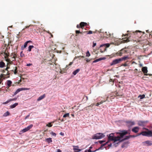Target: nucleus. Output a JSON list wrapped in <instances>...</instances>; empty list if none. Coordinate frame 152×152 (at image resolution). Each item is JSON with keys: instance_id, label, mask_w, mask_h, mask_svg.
Segmentation results:
<instances>
[{"instance_id": "1", "label": "nucleus", "mask_w": 152, "mask_h": 152, "mask_svg": "<svg viewBox=\"0 0 152 152\" xmlns=\"http://www.w3.org/2000/svg\"><path fill=\"white\" fill-rule=\"evenodd\" d=\"M130 131V129H128V130H119V132H118L116 133L117 134H119L120 137L117 139L113 141V145L115 147H116L117 146L120 142H121V139H122L123 137H124V136L126 135V134H129L128 132V131Z\"/></svg>"}, {"instance_id": "2", "label": "nucleus", "mask_w": 152, "mask_h": 152, "mask_svg": "<svg viewBox=\"0 0 152 152\" xmlns=\"http://www.w3.org/2000/svg\"><path fill=\"white\" fill-rule=\"evenodd\" d=\"M115 134L114 133H112L109 134L107 135L108 139H109V140L113 141L120 137L119 134L117 136H115Z\"/></svg>"}, {"instance_id": "3", "label": "nucleus", "mask_w": 152, "mask_h": 152, "mask_svg": "<svg viewBox=\"0 0 152 152\" xmlns=\"http://www.w3.org/2000/svg\"><path fill=\"white\" fill-rule=\"evenodd\" d=\"M142 135L143 136L148 137H152V130L147 129V131H142L141 132Z\"/></svg>"}, {"instance_id": "4", "label": "nucleus", "mask_w": 152, "mask_h": 152, "mask_svg": "<svg viewBox=\"0 0 152 152\" xmlns=\"http://www.w3.org/2000/svg\"><path fill=\"white\" fill-rule=\"evenodd\" d=\"M104 137L105 135L104 134L97 133L94 135L92 139H99L104 138Z\"/></svg>"}, {"instance_id": "5", "label": "nucleus", "mask_w": 152, "mask_h": 152, "mask_svg": "<svg viewBox=\"0 0 152 152\" xmlns=\"http://www.w3.org/2000/svg\"><path fill=\"white\" fill-rule=\"evenodd\" d=\"M125 123L129 129H130L132 126L135 124V122L131 120L126 121Z\"/></svg>"}, {"instance_id": "6", "label": "nucleus", "mask_w": 152, "mask_h": 152, "mask_svg": "<svg viewBox=\"0 0 152 152\" xmlns=\"http://www.w3.org/2000/svg\"><path fill=\"white\" fill-rule=\"evenodd\" d=\"M121 62L120 58L116 59L113 61L112 62L110 63V66L115 65L121 63Z\"/></svg>"}, {"instance_id": "7", "label": "nucleus", "mask_w": 152, "mask_h": 152, "mask_svg": "<svg viewBox=\"0 0 152 152\" xmlns=\"http://www.w3.org/2000/svg\"><path fill=\"white\" fill-rule=\"evenodd\" d=\"M80 26L79 25H77V27L78 28H81L83 29L84 28L83 27L86 26V28H88V25L87 23L84 22H81L80 23Z\"/></svg>"}, {"instance_id": "8", "label": "nucleus", "mask_w": 152, "mask_h": 152, "mask_svg": "<svg viewBox=\"0 0 152 152\" xmlns=\"http://www.w3.org/2000/svg\"><path fill=\"white\" fill-rule=\"evenodd\" d=\"M29 90V88H19L17 89L16 91L14 93L13 95V96H14L17 94L19 92L22 91L28 90Z\"/></svg>"}, {"instance_id": "9", "label": "nucleus", "mask_w": 152, "mask_h": 152, "mask_svg": "<svg viewBox=\"0 0 152 152\" xmlns=\"http://www.w3.org/2000/svg\"><path fill=\"white\" fill-rule=\"evenodd\" d=\"M148 122L147 121H139L138 122L137 124L138 125L141 126H145V124Z\"/></svg>"}, {"instance_id": "10", "label": "nucleus", "mask_w": 152, "mask_h": 152, "mask_svg": "<svg viewBox=\"0 0 152 152\" xmlns=\"http://www.w3.org/2000/svg\"><path fill=\"white\" fill-rule=\"evenodd\" d=\"M139 129V127L135 126L132 129V131L135 133H137L138 132Z\"/></svg>"}, {"instance_id": "11", "label": "nucleus", "mask_w": 152, "mask_h": 152, "mask_svg": "<svg viewBox=\"0 0 152 152\" xmlns=\"http://www.w3.org/2000/svg\"><path fill=\"white\" fill-rule=\"evenodd\" d=\"M31 43L32 41L31 40H29L26 42L24 44L23 46H22L21 47V49L22 50H23L24 49L26 48L27 46V44L29 43Z\"/></svg>"}, {"instance_id": "12", "label": "nucleus", "mask_w": 152, "mask_h": 152, "mask_svg": "<svg viewBox=\"0 0 152 152\" xmlns=\"http://www.w3.org/2000/svg\"><path fill=\"white\" fill-rule=\"evenodd\" d=\"M127 52L126 50H125L124 49H121L120 51H118L117 53L120 56H121L122 55L123 53H125Z\"/></svg>"}, {"instance_id": "13", "label": "nucleus", "mask_w": 152, "mask_h": 152, "mask_svg": "<svg viewBox=\"0 0 152 152\" xmlns=\"http://www.w3.org/2000/svg\"><path fill=\"white\" fill-rule=\"evenodd\" d=\"M73 147L75 152H79L81 151V149H79L78 146H73Z\"/></svg>"}, {"instance_id": "14", "label": "nucleus", "mask_w": 152, "mask_h": 152, "mask_svg": "<svg viewBox=\"0 0 152 152\" xmlns=\"http://www.w3.org/2000/svg\"><path fill=\"white\" fill-rule=\"evenodd\" d=\"M142 71L143 73L145 74V75H148V74H146L148 72L147 67L144 66L142 67Z\"/></svg>"}, {"instance_id": "15", "label": "nucleus", "mask_w": 152, "mask_h": 152, "mask_svg": "<svg viewBox=\"0 0 152 152\" xmlns=\"http://www.w3.org/2000/svg\"><path fill=\"white\" fill-rule=\"evenodd\" d=\"M143 144L145 143L147 144V146H151L152 145V141L150 140H147L142 143Z\"/></svg>"}, {"instance_id": "16", "label": "nucleus", "mask_w": 152, "mask_h": 152, "mask_svg": "<svg viewBox=\"0 0 152 152\" xmlns=\"http://www.w3.org/2000/svg\"><path fill=\"white\" fill-rule=\"evenodd\" d=\"M106 59V58L105 57L100 58H99L96 59L93 61V63H96L100 61L105 60Z\"/></svg>"}, {"instance_id": "17", "label": "nucleus", "mask_w": 152, "mask_h": 152, "mask_svg": "<svg viewBox=\"0 0 152 152\" xmlns=\"http://www.w3.org/2000/svg\"><path fill=\"white\" fill-rule=\"evenodd\" d=\"M121 59V61H125L126 60H128L129 59V57L128 56H125L122 57L120 58Z\"/></svg>"}, {"instance_id": "18", "label": "nucleus", "mask_w": 152, "mask_h": 152, "mask_svg": "<svg viewBox=\"0 0 152 152\" xmlns=\"http://www.w3.org/2000/svg\"><path fill=\"white\" fill-rule=\"evenodd\" d=\"M12 84V81L10 80H7L6 82V84L7 86H8L7 88H8L10 86H11Z\"/></svg>"}, {"instance_id": "19", "label": "nucleus", "mask_w": 152, "mask_h": 152, "mask_svg": "<svg viewBox=\"0 0 152 152\" xmlns=\"http://www.w3.org/2000/svg\"><path fill=\"white\" fill-rule=\"evenodd\" d=\"M130 138V137L129 135L125 136L124 138L123 137L122 139H121V142H123L125 140H127Z\"/></svg>"}, {"instance_id": "20", "label": "nucleus", "mask_w": 152, "mask_h": 152, "mask_svg": "<svg viewBox=\"0 0 152 152\" xmlns=\"http://www.w3.org/2000/svg\"><path fill=\"white\" fill-rule=\"evenodd\" d=\"M45 97V94H43V95L40 96L37 99V101H39L43 99H44Z\"/></svg>"}, {"instance_id": "21", "label": "nucleus", "mask_w": 152, "mask_h": 152, "mask_svg": "<svg viewBox=\"0 0 152 152\" xmlns=\"http://www.w3.org/2000/svg\"><path fill=\"white\" fill-rule=\"evenodd\" d=\"M80 69H76L73 72L72 74L74 75H76L80 71Z\"/></svg>"}, {"instance_id": "22", "label": "nucleus", "mask_w": 152, "mask_h": 152, "mask_svg": "<svg viewBox=\"0 0 152 152\" xmlns=\"http://www.w3.org/2000/svg\"><path fill=\"white\" fill-rule=\"evenodd\" d=\"M5 66V63L3 61H1L0 62V67L3 68Z\"/></svg>"}, {"instance_id": "23", "label": "nucleus", "mask_w": 152, "mask_h": 152, "mask_svg": "<svg viewBox=\"0 0 152 152\" xmlns=\"http://www.w3.org/2000/svg\"><path fill=\"white\" fill-rule=\"evenodd\" d=\"M93 148L92 147V146H91L89 147V149L87 150L86 149L85 150V151L84 152H95V151H91V149H92Z\"/></svg>"}, {"instance_id": "24", "label": "nucleus", "mask_w": 152, "mask_h": 152, "mask_svg": "<svg viewBox=\"0 0 152 152\" xmlns=\"http://www.w3.org/2000/svg\"><path fill=\"white\" fill-rule=\"evenodd\" d=\"M18 105V103H15V104L11 105L10 106V108L11 109L15 107Z\"/></svg>"}, {"instance_id": "25", "label": "nucleus", "mask_w": 152, "mask_h": 152, "mask_svg": "<svg viewBox=\"0 0 152 152\" xmlns=\"http://www.w3.org/2000/svg\"><path fill=\"white\" fill-rule=\"evenodd\" d=\"M105 102H106V101H102L99 102H97L96 104V106L98 107L100 104H102L103 103Z\"/></svg>"}, {"instance_id": "26", "label": "nucleus", "mask_w": 152, "mask_h": 152, "mask_svg": "<svg viewBox=\"0 0 152 152\" xmlns=\"http://www.w3.org/2000/svg\"><path fill=\"white\" fill-rule=\"evenodd\" d=\"M46 141L48 142V143H50L51 142H52V140L51 138H47L45 140Z\"/></svg>"}, {"instance_id": "27", "label": "nucleus", "mask_w": 152, "mask_h": 152, "mask_svg": "<svg viewBox=\"0 0 152 152\" xmlns=\"http://www.w3.org/2000/svg\"><path fill=\"white\" fill-rule=\"evenodd\" d=\"M103 46H104L105 47H108L109 46V45L108 44H102L100 45V47H102Z\"/></svg>"}, {"instance_id": "28", "label": "nucleus", "mask_w": 152, "mask_h": 152, "mask_svg": "<svg viewBox=\"0 0 152 152\" xmlns=\"http://www.w3.org/2000/svg\"><path fill=\"white\" fill-rule=\"evenodd\" d=\"M4 74H1L0 75V84H1L2 82L3 81L4 79H2V78L3 77H4Z\"/></svg>"}, {"instance_id": "29", "label": "nucleus", "mask_w": 152, "mask_h": 152, "mask_svg": "<svg viewBox=\"0 0 152 152\" xmlns=\"http://www.w3.org/2000/svg\"><path fill=\"white\" fill-rule=\"evenodd\" d=\"M113 146V143H110V144H108V145L107 146H106L105 147V148L106 149H108L109 148V147Z\"/></svg>"}, {"instance_id": "30", "label": "nucleus", "mask_w": 152, "mask_h": 152, "mask_svg": "<svg viewBox=\"0 0 152 152\" xmlns=\"http://www.w3.org/2000/svg\"><path fill=\"white\" fill-rule=\"evenodd\" d=\"M28 131V129H27V128L26 127L23 129V130H22L20 132L22 133H24L25 132H27V131Z\"/></svg>"}, {"instance_id": "31", "label": "nucleus", "mask_w": 152, "mask_h": 152, "mask_svg": "<svg viewBox=\"0 0 152 152\" xmlns=\"http://www.w3.org/2000/svg\"><path fill=\"white\" fill-rule=\"evenodd\" d=\"M10 114L9 112L8 111H7L4 113L3 115V116L4 117H6L8 116Z\"/></svg>"}, {"instance_id": "32", "label": "nucleus", "mask_w": 152, "mask_h": 152, "mask_svg": "<svg viewBox=\"0 0 152 152\" xmlns=\"http://www.w3.org/2000/svg\"><path fill=\"white\" fill-rule=\"evenodd\" d=\"M34 47V46L31 45H29L28 47V51L30 52L31 51V49L33 48Z\"/></svg>"}, {"instance_id": "33", "label": "nucleus", "mask_w": 152, "mask_h": 152, "mask_svg": "<svg viewBox=\"0 0 152 152\" xmlns=\"http://www.w3.org/2000/svg\"><path fill=\"white\" fill-rule=\"evenodd\" d=\"M145 95L144 94L140 95L138 96V98H140V99H142L145 97Z\"/></svg>"}, {"instance_id": "34", "label": "nucleus", "mask_w": 152, "mask_h": 152, "mask_svg": "<svg viewBox=\"0 0 152 152\" xmlns=\"http://www.w3.org/2000/svg\"><path fill=\"white\" fill-rule=\"evenodd\" d=\"M69 113H66L65 114H64L63 116V117L64 118H66L67 117H69Z\"/></svg>"}, {"instance_id": "35", "label": "nucleus", "mask_w": 152, "mask_h": 152, "mask_svg": "<svg viewBox=\"0 0 152 152\" xmlns=\"http://www.w3.org/2000/svg\"><path fill=\"white\" fill-rule=\"evenodd\" d=\"M33 126V125L31 124L28 126L27 127H26V128H27L28 130H29V129H31L32 127Z\"/></svg>"}, {"instance_id": "36", "label": "nucleus", "mask_w": 152, "mask_h": 152, "mask_svg": "<svg viewBox=\"0 0 152 152\" xmlns=\"http://www.w3.org/2000/svg\"><path fill=\"white\" fill-rule=\"evenodd\" d=\"M90 56V54L88 50L86 53V56L88 57Z\"/></svg>"}, {"instance_id": "37", "label": "nucleus", "mask_w": 152, "mask_h": 152, "mask_svg": "<svg viewBox=\"0 0 152 152\" xmlns=\"http://www.w3.org/2000/svg\"><path fill=\"white\" fill-rule=\"evenodd\" d=\"M83 99H84V100L86 101L88 99V97L86 96H84V97L83 98Z\"/></svg>"}, {"instance_id": "38", "label": "nucleus", "mask_w": 152, "mask_h": 152, "mask_svg": "<svg viewBox=\"0 0 152 152\" xmlns=\"http://www.w3.org/2000/svg\"><path fill=\"white\" fill-rule=\"evenodd\" d=\"M121 66H124L125 67L127 66H128V65L126 62L124 64H122L121 65Z\"/></svg>"}, {"instance_id": "39", "label": "nucleus", "mask_w": 152, "mask_h": 152, "mask_svg": "<svg viewBox=\"0 0 152 152\" xmlns=\"http://www.w3.org/2000/svg\"><path fill=\"white\" fill-rule=\"evenodd\" d=\"M128 144V142H124L123 144H122V145L121 147L122 148H124L125 146V144Z\"/></svg>"}, {"instance_id": "40", "label": "nucleus", "mask_w": 152, "mask_h": 152, "mask_svg": "<svg viewBox=\"0 0 152 152\" xmlns=\"http://www.w3.org/2000/svg\"><path fill=\"white\" fill-rule=\"evenodd\" d=\"M50 134L52 136H54L56 137V134L55 133L53 132H51L50 133Z\"/></svg>"}, {"instance_id": "41", "label": "nucleus", "mask_w": 152, "mask_h": 152, "mask_svg": "<svg viewBox=\"0 0 152 152\" xmlns=\"http://www.w3.org/2000/svg\"><path fill=\"white\" fill-rule=\"evenodd\" d=\"M10 102V99L8 100L7 101L3 102V104H6L8 103L9 102Z\"/></svg>"}, {"instance_id": "42", "label": "nucleus", "mask_w": 152, "mask_h": 152, "mask_svg": "<svg viewBox=\"0 0 152 152\" xmlns=\"http://www.w3.org/2000/svg\"><path fill=\"white\" fill-rule=\"evenodd\" d=\"M75 32H76V34H80H80H82V32H80V31L79 30H76L75 31ZM77 36V34H76V36Z\"/></svg>"}, {"instance_id": "43", "label": "nucleus", "mask_w": 152, "mask_h": 152, "mask_svg": "<svg viewBox=\"0 0 152 152\" xmlns=\"http://www.w3.org/2000/svg\"><path fill=\"white\" fill-rule=\"evenodd\" d=\"M18 72V71L17 70V67H15V72H14V74L15 75H16L17 74Z\"/></svg>"}, {"instance_id": "44", "label": "nucleus", "mask_w": 152, "mask_h": 152, "mask_svg": "<svg viewBox=\"0 0 152 152\" xmlns=\"http://www.w3.org/2000/svg\"><path fill=\"white\" fill-rule=\"evenodd\" d=\"M46 126L48 127H51L52 126V125L51 124V123H49L47 124Z\"/></svg>"}, {"instance_id": "45", "label": "nucleus", "mask_w": 152, "mask_h": 152, "mask_svg": "<svg viewBox=\"0 0 152 152\" xmlns=\"http://www.w3.org/2000/svg\"><path fill=\"white\" fill-rule=\"evenodd\" d=\"M105 142V140H99L98 141V142L100 144H102V143L103 142Z\"/></svg>"}, {"instance_id": "46", "label": "nucleus", "mask_w": 152, "mask_h": 152, "mask_svg": "<svg viewBox=\"0 0 152 152\" xmlns=\"http://www.w3.org/2000/svg\"><path fill=\"white\" fill-rule=\"evenodd\" d=\"M96 43L94 42H93V45L92 47L94 48L95 46L96 45Z\"/></svg>"}, {"instance_id": "47", "label": "nucleus", "mask_w": 152, "mask_h": 152, "mask_svg": "<svg viewBox=\"0 0 152 152\" xmlns=\"http://www.w3.org/2000/svg\"><path fill=\"white\" fill-rule=\"evenodd\" d=\"M17 99V98H15L13 99H10V101H16Z\"/></svg>"}, {"instance_id": "48", "label": "nucleus", "mask_w": 152, "mask_h": 152, "mask_svg": "<svg viewBox=\"0 0 152 152\" xmlns=\"http://www.w3.org/2000/svg\"><path fill=\"white\" fill-rule=\"evenodd\" d=\"M24 56V54L23 53V51H21L20 53V56L21 57H23Z\"/></svg>"}, {"instance_id": "49", "label": "nucleus", "mask_w": 152, "mask_h": 152, "mask_svg": "<svg viewBox=\"0 0 152 152\" xmlns=\"http://www.w3.org/2000/svg\"><path fill=\"white\" fill-rule=\"evenodd\" d=\"M129 136L130 137V138L134 137H136V135H129Z\"/></svg>"}, {"instance_id": "50", "label": "nucleus", "mask_w": 152, "mask_h": 152, "mask_svg": "<svg viewBox=\"0 0 152 152\" xmlns=\"http://www.w3.org/2000/svg\"><path fill=\"white\" fill-rule=\"evenodd\" d=\"M92 33V31H88V32L87 33L88 34H91Z\"/></svg>"}, {"instance_id": "51", "label": "nucleus", "mask_w": 152, "mask_h": 152, "mask_svg": "<svg viewBox=\"0 0 152 152\" xmlns=\"http://www.w3.org/2000/svg\"><path fill=\"white\" fill-rule=\"evenodd\" d=\"M30 116V114L28 115L25 118V119H26L27 118H28Z\"/></svg>"}, {"instance_id": "52", "label": "nucleus", "mask_w": 152, "mask_h": 152, "mask_svg": "<svg viewBox=\"0 0 152 152\" xmlns=\"http://www.w3.org/2000/svg\"><path fill=\"white\" fill-rule=\"evenodd\" d=\"M32 65V64L29 63L28 64H26V66H30Z\"/></svg>"}, {"instance_id": "53", "label": "nucleus", "mask_w": 152, "mask_h": 152, "mask_svg": "<svg viewBox=\"0 0 152 152\" xmlns=\"http://www.w3.org/2000/svg\"><path fill=\"white\" fill-rule=\"evenodd\" d=\"M85 60H86V62H89L90 61V60H89V59H88L87 58H86V59H85Z\"/></svg>"}, {"instance_id": "54", "label": "nucleus", "mask_w": 152, "mask_h": 152, "mask_svg": "<svg viewBox=\"0 0 152 152\" xmlns=\"http://www.w3.org/2000/svg\"><path fill=\"white\" fill-rule=\"evenodd\" d=\"M124 41L125 42H128L130 41V40H129V39H127L126 40H124Z\"/></svg>"}, {"instance_id": "55", "label": "nucleus", "mask_w": 152, "mask_h": 152, "mask_svg": "<svg viewBox=\"0 0 152 152\" xmlns=\"http://www.w3.org/2000/svg\"><path fill=\"white\" fill-rule=\"evenodd\" d=\"M142 135V132H141V133H140L138 134L137 135H136V137H137V136H139V135Z\"/></svg>"}, {"instance_id": "56", "label": "nucleus", "mask_w": 152, "mask_h": 152, "mask_svg": "<svg viewBox=\"0 0 152 152\" xmlns=\"http://www.w3.org/2000/svg\"><path fill=\"white\" fill-rule=\"evenodd\" d=\"M107 144V142H105V143L103 144H102V146H105Z\"/></svg>"}, {"instance_id": "57", "label": "nucleus", "mask_w": 152, "mask_h": 152, "mask_svg": "<svg viewBox=\"0 0 152 152\" xmlns=\"http://www.w3.org/2000/svg\"><path fill=\"white\" fill-rule=\"evenodd\" d=\"M60 134L62 136H64V133L62 132H61L60 133Z\"/></svg>"}, {"instance_id": "58", "label": "nucleus", "mask_w": 152, "mask_h": 152, "mask_svg": "<svg viewBox=\"0 0 152 152\" xmlns=\"http://www.w3.org/2000/svg\"><path fill=\"white\" fill-rule=\"evenodd\" d=\"M30 26H26V28H23V31H24L25 28H29V27Z\"/></svg>"}, {"instance_id": "59", "label": "nucleus", "mask_w": 152, "mask_h": 152, "mask_svg": "<svg viewBox=\"0 0 152 152\" xmlns=\"http://www.w3.org/2000/svg\"><path fill=\"white\" fill-rule=\"evenodd\" d=\"M80 57H81V58H84V56H78L77 57V58H80Z\"/></svg>"}, {"instance_id": "60", "label": "nucleus", "mask_w": 152, "mask_h": 152, "mask_svg": "<svg viewBox=\"0 0 152 152\" xmlns=\"http://www.w3.org/2000/svg\"><path fill=\"white\" fill-rule=\"evenodd\" d=\"M57 152H61V151L60 149H58L57 150Z\"/></svg>"}, {"instance_id": "61", "label": "nucleus", "mask_w": 152, "mask_h": 152, "mask_svg": "<svg viewBox=\"0 0 152 152\" xmlns=\"http://www.w3.org/2000/svg\"><path fill=\"white\" fill-rule=\"evenodd\" d=\"M94 103L93 104H91V105H90L89 106V107H93L94 106Z\"/></svg>"}, {"instance_id": "62", "label": "nucleus", "mask_w": 152, "mask_h": 152, "mask_svg": "<svg viewBox=\"0 0 152 152\" xmlns=\"http://www.w3.org/2000/svg\"><path fill=\"white\" fill-rule=\"evenodd\" d=\"M73 63V62H70L68 65L69 66H71L72 64Z\"/></svg>"}, {"instance_id": "63", "label": "nucleus", "mask_w": 152, "mask_h": 152, "mask_svg": "<svg viewBox=\"0 0 152 152\" xmlns=\"http://www.w3.org/2000/svg\"><path fill=\"white\" fill-rule=\"evenodd\" d=\"M139 66L140 67H141L143 65L142 64H139Z\"/></svg>"}, {"instance_id": "64", "label": "nucleus", "mask_w": 152, "mask_h": 152, "mask_svg": "<svg viewBox=\"0 0 152 152\" xmlns=\"http://www.w3.org/2000/svg\"><path fill=\"white\" fill-rule=\"evenodd\" d=\"M103 146H102V144L101 147L100 148H99V149H103L102 148H103Z\"/></svg>"}]
</instances>
